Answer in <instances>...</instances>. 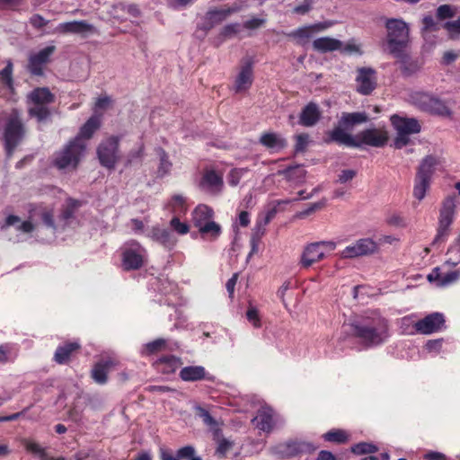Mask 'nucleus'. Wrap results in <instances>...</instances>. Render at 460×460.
<instances>
[{"mask_svg":"<svg viewBox=\"0 0 460 460\" xmlns=\"http://www.w3.org/2000/svg\"><path fill=\"white\" fill-rule=\"evenodd\" d=\"M367 347L378 346L390 336L388 321L378 311H367L343 326Z\"/></svg>","mask_w":460,"mask_h":460,"instance_id":"1","label":"nucleus"},{"mask_svg":"<svg viewBox=\"0 0 460 460\" xmlns=\"http://www.w3.org/2000/svg\"><path fill=\"white\" fill-rule=\"evenodd\" d=\"M100 124V117L97 115L92 116L81 128L78 136L56 155L55 165L58 169L75 168L85 154V141L93 136Z\"/></svg>","mask_w":460,"mask_h":460,"instance_id":"2","label":"nucleus"},{"mask_svg":"<svg viewBox=\"0 0 460 460\" xmlns=\"http://www.w3.org/2000/svg\"><path fill=\"white\" fill-rule=\"evenodd\" d=\"M330 140L349 147L362 148L366 146L382 147L388 141V133L385 128H369L351 135L341 128H333L329 133Z\"/></svg>","mask_w":460,"mask_h":460,"instance_id":"3","label":"nucleus"},{"mask_svg":"<svg viewBox=\"0 0 460 460\" xmlns=\"http://www.w3.org/2000/svg\"><path fill=\"white\" fill-rule=\"evenodd\" d=\"M191 220L194 226L204 239L217 240L222 228L214 221V210L206 204H199L191 212Z\"/></svg>","mask_w":460,"mask_h":460,"instance_id":"4","label":"nucleus"},{"mask_svg":"<svg viewBox=\"0 0 460 460\" xmlns=\"http://www.w3.org/2000/svg\"><path fill=\"white\" fill-rule=\"evenodd\" d=\"M385 28L390 53L395 58H402L410 41V30L407 23L400 19H388Z\"/></svg>","mask_w":460,"mask_h":460,"instance_id":"5","label":"nucleus"},{"mask_svg":"<svg viewBox=\"0 0 460 460\" xmlns=\"http://www.w3.org/2000/svg\"><path fill=\"white\" fill-rule=\"evenodd\" d=\"M439 164V159L434 155H427L421 160L414 178L412 195L421 201L430 188L432 176Z\"/></svg>","mask_w":460,"mask_h":460,"instance_id":"6","label":"nucleus"},{"mask_svg":"<svg viewBox=\"0 0 460 460\" xmlns=\"http://www.w3.org/2000/svg\"><path fill=\"white\" fill-rule=\"evenodd\" d=\"M196 410L204 424L208 427L209 431L213 435V439L217 444L216 455L221 457L226 456V455L233 448L234 441L223 437L221 424L215 420L207 410L201 407H197Z\"/></svg>","mask_w":460,"mask_h":460,"instance_id":"7","label":"nucleus"},{"mask_svg":"<svg viewBox=\"0 0 460 460\" xmlns=\"http://www.w3.org/2000/svg\"><path fill=\"white\" fill-rule=\"evenodd\" d=\"M53 101L49 88H35L28 97L29 113L39 121L44 120L49 114L47 104Z\"/></svg>","mask_w":460,"mask_h":460,"instance_id":"8","label":"nucleus"},{"mask_svg":"<svg viewBox=\"0 0 460 460\" xmlns=\"http://www.w3.org/2000/svg\"><path fill=\"white\" fill-rule=\"evenodd\" d=\"M122 250V267L127 270L141 268L147 259L146 250L137 241L130 240L124 243Z\"/></svg>","mask_w":460,"mask_h":460,"instance_id":"9","label":"nucleus"},{"mask_svg":"<svg viewBox=\"0 0 460 460\" xmlns=\"http://www.w3.org/2000/svg\"><path fill=\"white\" fill-rule=\"evenodd\" d=\"M456 208V198L455 196L447 197L443 202L439 212L438 233L435 237V242L444 240L448 233L449 227L452 225Z\"/></svg>","mask_w":460,"mask_h":460,"instance_id":"10","label":"nucleus"},{"mask_svg":"<svg viewBox=\"0 0 460 460\" xmlns=\"http://www.w3.org/2000/svg\"><path fill=\"white\" fill-rule=\"evenodd\" d=\"M411 102L423 111L432 114L448 117L450 110L440 100L434 98L424 92H417L411 96Z\"/></svg>","mask_w":460,"mask_h":460,"instance_id":"11","label":"nucleus"},{"mask_svg":"<svg viewBox=\"0 0 460 460\" xmlns=\"http://www.w3.org/2000/svg\"><path fill=\"white\" fill-rule=\"evenodd\" d=\"M377 250V243L372 238H360L346 246L341 252L342 259H354L374 253Z\"/></svg>","mask_w":460,"mask_h":460,"instance_id":"12","label":"nucleus"},{"mask_svg":"<svg viewBox=\"0 0 460 460\" xmlns=\"http://www.w3.org/2000/svg\"><path fill=\"white\" fill-rule=\"evenodd\" d=\"M119 142L116 137H110L100 144L97 155L101 164L108 169H113L119 159Z\"/></svg>","mask_w":460,"mask_h":460,"instance_id":"13","label":"nucleus"},{"mask_svg":"<svg viewBox=\"0 0 460 460\" xmlns=\"http://www.w3.org/2000/svg\"><path fill=\"white\" fill-rule=\"evenodd\" d=\"M56 50V47L48 46L39 52L31 54L28 60L27 69L32 75L42 76L46 66L50 62V57Z\"/></svg>","mask_w":460,"mask_h":460,"instance_id":"14","label":"nucleus"},{"mask_svg":"<svg viewBox=\"0 0 460 460\" xmlns=\"http://www.w3.org/2000/svg\"><path fill=\"white\" fill-rule=\"evenodd\" d=\"M445 318L440 313H433L415 323V332L421 334H431L444 328Z\"/></svg>","mask_w":460,"mask_h":460,"instance_id":"15","label":"nucleus"},{"mask_svg":"<svg viewBox=\"0 0 460 460\" xmlns=\"http://www.w3.org/2000/svg\"><path fill=\"white\" fill-rule=\"evenodd\" d=\"M163 209L172 217H183L189 210L188 198L181 193H174L166 199Z\"/></svg>","mask_w":460,"mask_h":460,"instance_id":"16","label":"nucleus"},{"mask_svg":"<svg viewBox=\"0 0 460 460\" xmlns=\"http://www.w3.org/2000/svg\"><path fill=\"white\" fill-rule=\"evenodd\" d=\"M199 185L204 191L211 195H217L224 187L223 177L214 170H208L204 172Z\"/></svg>","mask_w":460,"mask_h":460,"instance_id":"17","label":"nucleus"},{"mask_svg":"<svg viewBox=\"0 0 460 460\" xmlns=\"http://www.w3.org/2000/svg\"><path fill=\"white\" fill-rule=\"evenodd\" d=\"M58 31L62 33L77 34L84 37L88 34L98 33V30L84 20L60 23L58 25Z\"/></svg>","mask_w":460,"mask_h":460,"instance_id":"18","label":"nucleus"},{"mask_svg":"<svg viewBox=\"0 0 460 460\" xmlns=\"http://www.w3.org/2000/svg\"><path fill=\"white\" fill-rule=\"evenodd\" d=\"M428 280L438 288H445L456 282L460 278L459 270L442 272V268L437 267L428 275Z\"/></svg>","mask_w":460,"mask_h":460,"instance_id":"19","label":"nucleus"},{"mask_svg":"<svg viewBox=\"0 0 460 460\" xmlns=\"http://www.w3.org/2000/svg\"><path fill=\"white\" fill-rule=\"evenodd\" d=\"M276 213V208H271L269 209L266 213L261 214L258 217L255 226L253 228L252 238V247L249 256L256 252L258 248L256 242L265 234L266 226L274 218Z\"/></svg>","mask_w":460,"mask_h":460,"instance_id":"20","label":"nucleus"},{"mask_svg":"<svg viewBox=\"0 0 460 460\" xmlns=\"http://www.w3.org/2000/svg\"><path fill=\"white\" fill-rule=\"evenodd\" d=\"M254 426L264 432H270L277 423V416L270 407H262L252 419Z\"/></svg>","mask_w":460,"mask_h":460,"instance_id":"21","label":"nucleus"},{"mask_svg":"<svg viewBox=\"0 0 460 460\" xmlns=\"http://www.w3.org/2000/svg\"><path fill=\"white\" fill-rule=\"evenodd\" d=\"M329 27L325 22H318L313 25L305 26L293 31L287 35L296 39L297 44L304 45L314 33L320 32Z\"/></svg>","mask_w":460,"mask_h":460,"instance_id":"22","label":"nucleus"},{"mask_svg":"<svg viewBox=\"0 0 460 460\" xmlns=\"http://www.w3.org/2000/svg\"><path fill=\"white\" fill-rule=\"evenodd\" d=\"M148 236L152 240L159 243L164 247H165L169 250L172 249L178 242L177 238L172 233L170 228L166 229V228L160 227L158 226H154L151 229V231L148 234Z\"/></svg>","mask_w":460,"mask_h":460,"instance_id":"23","label":"nucleus"},{"mask_svg":"<svg viewBox=\"0 0 460 460\" xmlns=\"http://www.w3.org/2000/svg\"><path fill=\"white\" fill-rule=\"evenodd\" d=\"M324 251L319 247L317 243L306 245L301 254L300 263L304 268H309L313 264L324 259Z\"/></svg>","mask_w":460,"mask_h":460,"instance_id":"24","label":"nucleus"},{"mask_svg":"<svg viewBox=\"0 0 460 460\" xmlns=\"http://www.w3.org/2000/svg\"><path fill=\"white\" fill-rule=\"evenodd\" d=\"M390 119L396 131L410 135L416 134L420 131V125L416 119L393 115Z\"/></svg>","mask_w":460,"mask_h":460,"instance_id":"25","label":"nucleus"},{"mask_svg":"<svg viewBox=\"0 0 460 460\" xmlns=\"http://www.w3.org/2000/svg\"><path fill=\"white\" fill-rule=\"evenodd\" d=\"M369 119L366 112H343L339 119V124L334 128H341V130L352 129L356 125L367 122Z\"/></svg>","mask_w":460,"mask_h":460,"instance_id":"26","label":"nucleus"},{"mask_svg":"<svg viewBox=\"0 0 460 460\" xmlns=\"http://www.w3.org/2000/svg\"><path fill=\"white\" fill-rule=\"evenodd\" d=\"M239 10L238 7H228V8H216L209 10L205 16L206 19V30H210L216 25L225 21L230 14L236 13Z\"/></svg>","mask_w":460,"mask_h":460,"instance_id":"27","label":"nucleus"},{"mask_svg":"<svg viewBox=\"0 0 460 460\" xmlns=\"http://www.w3.org/2000/svg\"><path fill=\"white\" fill-rule=\"evenodd\" d=\"M156 155L158 157V164L155 174L157 178L164 179L172 174L173 164L168 154L163 148L159 147L156 149Z\"/></svg>","mask_w":460,"mask_h":460,"instance_id":"28","label":"nucleus"},{"mask_svg":"<svg viewBox=\"0 0 460 460\" xmlns=\"http://www.w3.org/2000/svg\"><path fill=\"white\" fill-rule=\"evenodd\" d=\"M181 365V359L174 356L163 357L155 362V368L164 375L173 374Z\"/></svg>","mask_w":460,"mask_h":460,"instance_id":"29","label":"nucleus"},{"mask_svg":"<svg viewBox=\"0 0 460 460\" xmlns=\"http://www.w3.org/2000/svg\"><path fill=\"white\" fill-rule=\"evenodd\" d=\"M321 112L316 104L310 102L301 111L299 123L305 127H312L319 120Z\"/></svg>","mask_w":460,"mask_h":460,"instance_id":"30","label":"nucleus"},{"mask_svg":"<svg viewBox=\"0 0 460 460\" xmlns=\"http://www.w3.org/2000/svg\"><path fill=\"white\" fill-rule=\"evenodd\" d=\"M342 42L337 39L331 37H321L313 41V48L314 50L321 53L332 52L341 49Z\"/></svg>","mask_w":460,"mask_h":460,"instance_id":"31","label":"nucleus"},{"mask_svg":"<svg viewBox=\"0 0 460 460\" xmlns=\"http://www.w3.org/2000/svg\"><path fill=\"white\" fill-rule=\"evenodd\" d=\"M11 226L23 234H29L34 229V226L31 220L22 221L19 217L13 215H10L6 217L5 223L3 225L2 229H6Z\"/></svg>","mask_w":460,"mask_h":460,"instance_id":"32","label":"nucleus"},{"mask_svg":"<svg viewBox=\"0 0 460 460\" xmlns=\"http://www.w3.org/2000/svg\"><path fill=\"white\" fill-rule=\"evenodd\" d=\"M180 377L186 382H195L206 378V369L201 366H190L182 367Z\"/></svg>","mask_w":460,"mask_h":460,"instance_id":"33","label":"nucleus"},{"mask_svg":"<svg viewBox=\"0 0 460 460\" xmlns=\"http://www.w3.org/2000/svg\"><path fill=\"white\" fill-rule=\"evenodd\" d=\"M260 143L265 147L272 150H280L286 146V141L279 135L269 132L260 137Z\"/></svg>","mask_w":460,"mask_h":460,"instance_id":"34","label":"nucleus"},{"mask_svg":"<svg viewBox=\"0 0 460 460\" xmlns=\"http://www.w3.org/2000/svg\"><path fill=\"white\" fill-rule=\"evenodd\" d=\"M356 82L359 86H373L376 84V72L371 67L357 69Z\"/></svg>","mask_w":460,"mask_h":460,"instance_id":"35","label":"nucleus"},{"mask_svg":"<svg viewBox=\"0 0 460 460\" xmlns=\"http://www.w3.org/2000/svg\"><path fill=\"white\" fill-rule=\"evenodd\" d=\"M113 362L111 360H103L94 365L92 370V377L93 380L101 385L107 382V374L112 367Z\"/></svg>","mask_w":460,"mask_h":460,"instance_id":"36","label":"nucleus"},{"mask_svg":"<svg viewBox=\"0 0 460 460\" xmlns=\"http://www.w3.org/2000/svg\"><path fill=\"white\" fill-rule=\"evenodd\" d=\"M80 348L77 341L68 342L59 346L54 355V359L58 364H65L71 355V353Z\"/></svg>","mask_w":460,"mask_h":460,"instance_id":"37","label":"nucleus"},{"mask_svg":"<svg viewBox=\"0 0 460 460\" xmlns=\"http://www.w3.org/2000/svg\"><path fill=\"white\" fill-rule=\"evenodd\" d=\"M194 453V447L192 446H185L180 448L176 455L173 456L167 449H160V459L161 460H181L185 459L187 456H190Z\"/></svg>","mask_w":460,"mask_h":460,"instance_id":"38","label":"nucleus"},{"mask_svg":"<svg viewBox=\"0 0 460 460\" xmlns=\"http://www.w3.org/2000/svg\"><path fill=\"white\" fill-rule=\"evenodd\" d=\"M181 217L178 216L172 217L168 226L173 234L186 235L190 230V226L188 222L181 220Z\"/></svg>","mask_w":460,"mask_h":460,"instance_id":"39","label":"nucleus"},{"mask_svg":"<svg viewBox=\"0 0 460 460\" xmlns=\"http://www.w3.org/2000/svg\"><path fill=\"white\" fill-rule=\"evenodd\" d=\"M34 217H40L47 226L56 228L53 221V210L51 208H35L31 211V218Z\"/></svg>","mask_w":460,"mask_h":460,"instance_id":"40","label":"nucleus"},{"mask_svg":"<svg viewBox=\"0 0 460 460\" xmlns=\"http://www.w3.org/2000/svg\"><path fill=\"white\" fill-rule=\"evenodd\" d=\"M252 83V67L250 62H245L236 77V86H243L244 84H251Z\"/></svg>","mask_w":460,"mask_h":460,"instance_id":"41","label":"nucleus"},{"mask_svg":"<svg viewBox=\"0 0 460 460\" xmlns=\"http://www.w3.org/2000/svg\"><path fill=\"white\" fill-rule=\"evenodd\" d=\"M168 343L164 339H157L146 343L141 350L142 355H150L158 351H164L167 349Z\"/></svg>","mask_w":460,"mask_h":460,"instance_id":"42","label":"nucleus"},{"mask_svg":"<svg viewBox=\"0 0 460 460\" xmlns=\"http://www.w3.org/2000/svg\"><path fill=\"white\" fill-rule=\"evenodd\" d=\"M279 173L284 174L289 181H301L305 178V171L302 166L296 165L279 171Z\"/></svg>","mask_w":460,"mask_h":460,"instance_id":"43","label":"nucleus"},{"mask_svg":"<svg viewBox=\"0 0 460 460\" xmlns=\"http://www.w3.org/2000/svg\"><path fill=\"white\" fill-rule=\"evenodd\" d=\"M385 222L387 225L397 228H404L408 226L407 219L400 212H393L387 215Z\"/></svg>","mask_w":460,"mask_h":460,"instance_id":"44","label":"nucleus"},{"mask_svg":"<svg viewBox=\"0 0 460 460\" xmlns=\"http://www.w3.org/2000/svg\"><path fill=\"white\" fill-rule=\"evenodd\" d=\"M113 10L114 11H122L125 12V13H128L129 16L133 18H137L141 15V11L138 7V5L135 4H124L122 3H119L116 4H113Z\"/></svg>","mask_w":460,"mask_h":460,"instance_id":"45","label":"nucleus"},{"mask_svg":"<svg viewBox=\"0 0 460 460\" xmlns=\"http://www.w3.org/2000/svg\"><path fill=\"white\" fill-rule=\"evenodd\" d=\"M323 438L329 442L343 443L348 440V435L344 430L332 429L326 432Z\"/></svg>","mask_w":460,"mask_h":460,"instance_id":"46","label":"nucleus"},{"mask_svg":"<svg viewBox=\"0 0 460 460\" xmlns=\"http://www.w3.org/2000/svg\"><path fill=\"white\" fill-rule=\"evenodd\" d=\"M447 254L449 257L445 261L443 268L446 266H456L460 263V246L457 245V243L448 249Z\"/></svg>","mask_w":460,"mask_h":460,"instance_id":"47","label":"nucleus"},{"mask_svg":"<svg viewBox=\"0 0 460 460\" xmlns=\"http://www.w3.org/2000/svg\"><path fill=\"white\" fill-rule=\"evenodd\" d=\"M352 453L355 455H364L375 453L377 451V447L371 443L360 442L351 447Z\"/></svg>","mask_w":460,"mask_h":460,"instance_id":"48","label":"nucleus"},{"mask_svg":"<svg viewBox=\"0 0 460 460\" xmlns=\"http://www.w3.org/2000/svg\"><path fill=\"white\" fill-rule=\"evenodd\" d=\"M246 318L254 328H260L261 326V316L255 306L252 305H249L246 312Z\"/></svg>","mask_w":460,"mask_h":460,"instance_id":"49","label":"nucleus"},{"mask_svg":"<svg viewBox=\"0 0 460 460\" xmlns=\"http://www.w3.org/2000/svg\"><path fill=\"white\" fill-rule=\"evenodd\" d=\"M423 28L421 30L422 36L426 38L429 31H437L439 27L431 15H427L422 19Z\"/></svg>","mask_w":460,"mask_h":460,"instance_id":"50","label":"nucleus"},{"mask_svg":"<svg viewBox=\"0 0 460 460\" xmlns=\"http://www.w3.org/2000/svg\"><path fill=\"white\" fill-rule=\"evenodd\" d=\"M247 172L244 168H235L230 171L227 176V181L231 186H236L243 175Z\"/></svg>","mask_w":460,"mask_h":460,"instance_id":"51","label":"nucleus"},{"mask_svg":"<svg viewBox=\"0 0 460 460\" xmlns=\"http://www.w3.org/2000/svg\"><path fill=\"white\" fill-rule=\"evenodd\" d=\"M26 450L37 456L43 457L45 456V449L38 443L26 439L23 442Z\"/></svg>","mask_w":460,"mask_h":460,"instance_id":"52","label":"nucleus"},{"mask_svg":"<svg viewBox=\"0 0 460 460\" xmlns=\"http://www.w3.org/2000/svg\"><path fill=\"white\" fill-rule=\"evenodd\" d=\"M416 322L413 320V316L409 315L402 317L401 319V329L403 333L413 334L415 333V324Z\"/></svg>","mask_w":460,"mask_h":460,"instance_id":"53","label":"nucleus"},{"mask_svg":"<svg viewBox=\"0 0 460 460\" xmlns=\"http://www.w3.org/2000/svg\"><path fill=\"white\" fill-rule=\"evenodd\" d=\"M13 64L9 61L5 67L0 71V78L7 86H12Z\"/></svg>","mask_w":460,"mask_h":460,"instance_id":"54","label":"nucleus"},{"mask_svg":"<svg viewBox=\"0 0 460 460\" xmlns=\"http://www.w3.org/2000/svg\"><path fill=\"white\" fill-rule=\"evenodd\" d=\"M240 31V24L231 23L226 25L221 31V36L224 38H232Z\"/></svg>","mask_w":460,"mask_h":460,"instance_id":"55","label":"nucleus"},{"mask_svg":"<svg viewBox=\"0 0 460 460\" xmlns=\"http://www.w3.org/2000/svg\"><path fill=\"white\" fill-rule=\"evenodd\" d=\"M454 16V12L450 5L442 4L437 9V17L439 20H445L448 18H452Z\"/></svg>","mask_w":460,"mask_h":460,"instance_id":"56","label":"nucleus"},{"mask_svg":"<svg viewBox=\"0 0 460 460\" xmlns=\"http://www.w3.org/2000/svg\"><path fill=\"white\" fill-rule=\"evenodd\" d=\"M443 340L442 339H437V340H430L427 341L425 344V349L429 353L438 354L439 353L441 347H442Z\"/></svg>","mask_w":460,"mask_h":460,"instance_id":"57","label":"nucleus"},{"mask_svg":"<svg viewBox=\"0 0 460 460\" xmlns=\"http://www.w3.org/2000/svg\"><path fill=\"white\" fill-rule=\"evenodd\" d=\"M397 132V136L394 139V146L398 149H401L402 148L403 146H405L409 141H410V134H407V133H402V132H400V131H396Z\"/></svg>","mask_w":460,"mask_h":460,"instance_id":"58","label":"nucleus"},{"mask_svg":"<svg viewBox=\"0 0 460 460\" xmlns=\"http://www.w3.org/2000/svg\"><path fill=\"white\" fill-rule=\"evenodd\" d=\"M30 23L35 29H42L49 23V21L45 20L40 14L36 13L30 18Z\"/></svg>","mask_w":460,"mask_h":460,"instance_id":"59","label":"nucleus"},{"mask_svg":"<svg viewBox=\"0 0 460 460\" xmlns=\"http://www.w3.org/2000/svg\"><path fill=\"white\" fill-rule=\"evenodd\" d=\"M308 135L306 134H300L296 137V152H302L305 149L308 144Z\"/></svg>","mask_w":460,"mask_h":460,"instance_id":"60","label":"nucleus"},{"mask_svg":"<svg viewBox=\"0 0 460 460\" xmlns=\"http://www.w3.org/2000/svg\"><path fill=\"white\" fill-rule=\"evenodd\" d=\"M356 176V171L348 169L343 170L338 176V181L341 183H346L351 181Z\"/></svg>","mask_w":460,"mask_h":460,"instance_id":"61","label":"nucleus"},{"mask_svg":"<svg viewBox=\"0 0 460 460\" xmlns=\"http://www.w3.org/2000/svg\"><path fill=\"white\" fill-rule=\"evenodd\" d=\"M264 23H265L264 19L252 18L251 20L246 21L243 23V27L248 30H255V29L260 28Z\"/></svg>","mask_w":460,"mask_h":460,"instance_id":"62","label":"nucleus"},{"mask_svg":"<svg viewBox=\"0 0 460 460\" xmlns=\"http://www.w3.org/2000/svg\"><path fill=\"white\" fill-rule=\"evenodd\" d=\"M312 8V4L310 0H305L301 4L296 6L294 8V13L298 14H305Z\"/></svg>","mask_w":460,"mask_h":460,"instance_id":"63","label":"nucleus"},{"mask_svg":"<svg viewBox=\"0 0 460 460\" xmlns=\"http://www.w3.org/2000/svg\"><path fill=\"white\" fill-rule=\"evenodd\" d=\"M111 102V99L107 96L98 98L95 102V112H97L99 110L107 109Z\"/></svg>","mask_w":460,"mask_h":460,"instance_id":"64","label":"nucleus"}]
</instances>
